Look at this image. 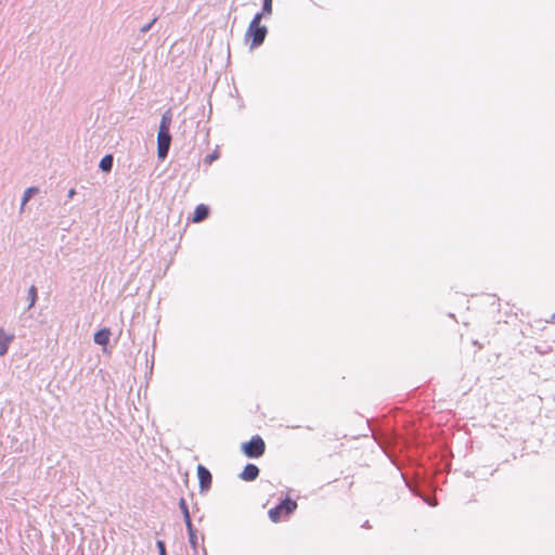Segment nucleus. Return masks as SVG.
Here are the masks:
<instances>
[{
  "instance_id": "obj_4",
  "label": "nucleus",
  "mask_w": 555,
  "mask_h": 555,
  "mask_svg": "<svg viewBox=\"0 0 555 555\" xmlns=\"http://www.w3.org/2000/svg\"><path fill=\"white\" fill-rule=\"evenodd\" d=\"M170 142H171V135L169 133V131H165V130H158V135H157V147H158V156L160 158H164L167 153H168V150H169V146H170Z\"/></svg>"
},
{
  "instance_id": "obj_2",
  "label": "nucleus",
  "mask_w": 555,
  "mask_h": 555,
  "mask_svg": "<svg viewBox=\"0 0 555 555\" xmlns=\"http://www.w3.org/2000/svg\"><path fill=\"white\" fill-rule=\"evenodd\" d=\"M296 501L286 498L276 506L270 508L268 512V516L272 522H279L281 521L283 515L289 516L296 511Z\"/></svg>"
},
{
  "instance_id": "obj_13",
  "label": "nucleus",
  "mask_w": 555,
  "mask_h": 555,
  "mask_svg": "<svg viewBox=\"0 0 555 555\" xmlns=\"http://www.w3.org/2000/svg\"><path fill=\"white\" fill-rule=\"evenodd\" d=\"M171 118H172L171 112H170V109H168L162 116V120H160V125H159V130L169 131L170 125H171Z\"/></svg>"
},
{
  "instance_id": "obj_18",
  "label": "nucleus",
  "mask_w": 555,
  "mask_h": 555,
  "mask_svg": "<svg viewBox=\"0 0 555 555\" xmlns=\"http://www.w3.org/2000/svg\"><path fill=\"white\" fill-rule=\"evenodd\" d=\"M156 546H157V548H158V551H159V555H166V546H165L164 541L158 540V541L156 542Z\"/></svg>"
},
{
  "instance_id": "obj_14",
  "label": "nucleus",
  "mask_w": 555,
  "mask_h": 555,
  "mask_svg": "<svg viewBox=\"0 0 555 555\" xmlns=\"http://www.w3.org/2000/svg\"><path fill=\"white\" fill-rule=\"evenodd\" d=\"M179 508H180V511H181V513L183 515V519H184L185 525L186 524H191L192 520H191V516H190V512H189V507H188L185 499L181 498L179 500Z\"/></svg>"
},
{
  "instance_id": "obj_5",
  "label": "nucleus",
  "mask_w": 555,
  "mask_h": 555,
  "mask_svg": "<svg viewBox=\"0 0 555 555\" xmlns=\"http://www.w3.org/2000/svg\"><path fill=\"white\" fill-rule=\"evenodd\" d=\"M197 476L199 479V487L201 490H207L210 488L211 485V474L210 472L203 465L197 466Z\"/></svg>"
},
{
  "instance_id": "obj_23",
  "label": "nucleus",
  "mask_w": 555,
  "mask_h": 555,
  "mask_svg": "<svg viewBox=\"0 0 555 555\" xmlns=\"http://www.w3.org/2000/svg\"><path fill=\"white\" fill-rule=\"evenodd\" d=\"M551 320L555 322V313L552 315Z\"/></svg>"
},
{
  "instance_id": "obj_11",
  "label": "nucleus",
  "mask_w": 555,
  "mask_h": 555,
  "mask_svg": "<svg viewBox=\"0 0 555 555\" xmlns=\"http://www.w3.org/2000/svg\"><path fill=\"white\" fill-rule=\"evenodd\" d=\"M37 298H38L37 287L35 285H31L27 292V301H28L27 310L31 309L35 306Z\"/></svg>"
},
{
  "instance_id": "obj_9",
  "label": "nucleus",
  "mask_w": 555,
  "mask_h": 555,
  "mask_svg": "<svg viewBox=\"0 0 555 555\" xmlns=\"http://www.w3.org/2000/svg\"><path fill=\"white\" fill-rule=\"evenodd\" d=\"M209 209L206 205L199 204L196 206L193 215V222H201L208 217Z\"/></svg>"
},
{
  "instance_id": "obj_20",
  "label": "nucleus",
  "mask_w": 555,
  "mask_h": 555,
  "mask_svg": "<svg viewBox=\"0 0 555 555\" xmlns=\"http://www.w3.org/2000/svg\"><path fill=\"white\" fill-rule=\"evenodd\" d=\"M74 194H75V190H74V189H70V190L68 191V197H69V198H72V197L74 196Z\"/></svg>"
},
{
  "instance_id": "obj_10",
  "label": "nucleus",
  "mask_w": 555,
  "mask_h": 555,
  "mask_svg": "<svg viewBox=\"0 0 555 555\" xmlns=\"http://www.w3.org/2000/svg\"><path fill=\"white\" fill-rule=\"evenodd\" d=\"M186 530H188V534H189V543L191 545V547L196 551L197 548V535H196V532H195V529L193 527V524H186Z\"/></svg>"
},
{
  "instance_id": "obj_22",
  "label": "nucleus",
  "mask_w": 555,
  "mask_h": 555,
  "mask_svg": "<svg viewBox=\"0 0 555 555\" xmlns=\"http://www.w3.org/2000/svg\"><path fill=\"white\" fill-rule=\"evenodd\" d=\"M363 527L369 528V527H370V526H369V521H365V522H364V525H363Z\"/></svg>"
},
{
  "instance_id": "obj_17",
  "label": "nucleus",
  "mask_w": 555,
  "mask_h": 555,
  "mask_svg": "<svg viewBox=\"0 0 555 555\" xmlns=\"http://www.w3.org/2000/svg\"><path fill=\"white\" fill-rule=\"evenodd\" d=\"M272 13V0H263L262 16L270 15Z\"/></svg>"
},
{
  "instance_id": "obj_12",
  "label": "nucleus",
  "mask_w": 555,
  "mask_h": 555,
  "mask_svg": "<svg viewBox=\"0 0 555 555\" xmlns=\"http://www.w3.org/2000/svg\"><path fill=\"white\" fill-rule=\"evenodd\" d=\"M38 191H39L38 188H35V186H31V188H28L25 190V192L23 194L22 203H21V208H20L21 211L24 210L26 203L33 197V195L38 193Z\"/></svg>"
},
{
  "instance_id": "obj_7",
  "label": "nucleus",
  "mask_w": 555,
  "mask_h": 555,
  "mask_svg": "<svg viewBox=\"0 0 555 555\" xmlns=\"http://www.w3.org/2000/svg\"><path fill=\"white\" fill-rule=\"evenodd\" d=\"M13 339V334L7 333L2 327H0V357H3L8 352L9 345Z\"/></svg>"
},
{
  "instance_id": "obj_16",
  "label": "nucleus",
  "mask_w": 555,
  "mask_h": 555,
  "mask_svg": "<svg viewBox=\"0 0 555 555\" xmlns=\"http://www.w3.org/2000/svg\"><path fill=\"white\" fill-rule=\"evenodd\" d=\"M220 156V152L218 149H215L210 154L204 157V163L206 165H210L214 160L218 159Z\"/></svg>"
},
{
  "instance_id": "obj_21",
  "label": "nucleus",
  "mask_w": 555,
  "mask_h": 555,
  "mask_svg": "<svg viewBox=\"0 0 555 555\" xmlns=\"http://www.w3.org/2000/svg\"><path fill=\"white\" fill-rule=\"evenodd\" d=\"M427 503L429 505H431V506H436L437 505L436 501H433V500L427 501Z\"/></svg>"
},
{
  "instance_id": "obj_6",
  "label": "nucleus",
  "mask_w": 555,
  "mask_h": 555,
  "mask_svg": "<svg viewBox=\"0 0 555 555\" xmlns=\"http://www.w3.org/2000/svg\"><path fill=\"white\" fill-rule=\"evenodd\" d=\"M259 468L255 464H246L240 474V478L245 481H253L259 476Z\"/></svg>"
},
{
  "instance_id": "obj_3",
  "label": "nucleus",
  "mask_w": 555,
  "mask_h": 555,
  "mask_svg": "<svg viewBox=\"0 0 555 555\" xmlns=\"http://www.w3.org/2000/svg\"><path fill=\"white\" fill-rule=\"evenodd\" d=\"M242 451L247 457L257 459L263 455L266 443L259 435H255L249 441L242 444Z\"/></svg>"
},
{
  "instance_id": "obj_8",
  "label": "nucleus",
  "mask_w": 555,
  "mask_h": 555,
  "mask_svg": "<svg viewBox=\"0 0 555 555\" xmlns=\"http://www.w3.org/2000/svg\"><path fill=\"white\" fill-rule=\"evenodd\" d=\"M111 331L108 328L99 330L94 334V343L100 346H106L109 341Z\"/></svg>"
},
{
  "instance_id": "obj_1",
  "label": "nucleus",
  "mask_w": 555,
  "mask_h": 555,
  "mask_svg": "<svg viewBox=\"0 0 555 555\" xmlns=\"http://www.w3.org/2000/svg\"><path fill=\"white\" fill-rule=\"evenodd\" d=\"M261 18L262 14L257 13L249 23V26L247 28L246 36L251 39L250 48H256L260 46L267 36L268 30L266 26L260 24Z\"/></svg>"
},
{
  "instance_id": "obj_15",
  "label": "nucleus",
  "mask_w": 555,
  "mask_h": 555,
  "mask_svg": "<svg viewBox=\"0 0 555 555\" xmlns=\"http://www.w3.org/2000/svg\"><path fill=\"white\" fill-rule=\"evenodd\" d=\"M112 165H113V157L111 155L104 156L102 158V160L100 162V168L103 171H109L112 169Z\"/></svg>"
},
{
  "instance_id": "obj_19",
  "label": "nucleus",
  "mask_w": 555,
  "mask_h": 555,
  "mask_svg": "<svg viewBox=\"0 0 555 555\" xmlns=\"http://www.w3.org/2000/svg\"><path fill=\"white\" fill-rule=\"evenodd\" d=\"M156 20H157V18H156V17H154V18L152 20V22H151V23H149V24L144 25V26L141 28V33H146V31L152 27V25L156 22Z\"/></svg>"
}]
</instances>
